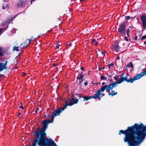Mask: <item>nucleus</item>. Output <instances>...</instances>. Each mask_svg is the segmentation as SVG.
I'll return each mask as SVG.
<instances>
[{"label": "nucleus", "instance_id": "3c124183", "mask_svg": "<svg viewBox=\"0 0 146 146\" xmlns=\"http://www.w3.org/2000/svg\"><path fill=\"white\" fill-rule=\"evenodd\" d=\"M52 66H53L54 67H55L56 66V64L55 63H53L52 64Z\"/></svg>", "mask_w": 146, "mask_h": 146}, {"label": "nucleus", "instance_id": "c756f323", "mask_svg": "<svg viewBox=\"0 0 146 146\" xmlns=\"http://www.w3.org/2000/svg\"><path fill=\"white\" fill-rule=\"evenodd\" d=\"M3 25H6V24H7L8 23V22L7 21V20H5V21H4L3 22Z\"/></svg>", "mask_w": 146, "mask_h": 146}, {"label": "nucleus", "instance_id": "9d476101", "mask_svg": "<svg viewBox=\"0 0 146 146\" xmlns=\"http://www.w3.org/2000/svg\"><path fill=\"white\" fill-rule=\"evenodd\" d=\"M99 92H98V93L96 94H94L93 96H82L83 98V101H87L89 99H96L98 97L99 94Z\"/></svg>", "mask_w": 146, "mask_h": 146}, {"label": "nucleus", "instance_id": "ddd939ff", "mask_svg": "<svg viewBox=\"0 0 146 146\" xmlns=\"http://www.w3.org/2000/svg\"><path fill=\"white\" fill-rule=\"evenodd\" d=\"M29 45V42L28 40H26L23 43L21 44L20 46V48L21 49H24L27 47Z\"/></svg>", "mask_w": 146, "mask_h": 146}, {"label": "nucleus", "instance_id": "4d7b16f0", "mask_svg": "<svg viewBox=\"0 0 146 146\" xmlns=\"http://www.w3.org/2000/svg\"><path fill=\"white\" fill-rule=\"evenodd\" d=\"M102 69V68H99V69H98V70L99 71H100Z\"/></svg>", "mask_w": 146, "mask_h": 146}, {"label": "nucleus", "instance_id": "4be33fe9", "mask_svg": "<svg viewBox=\"0 0 146 146\" xmlns=\"http://www.w3.org/2000/svg\"><path fill=\"white\" fill-rule=\"evenodd\" d=\"M75 95L76 98L78 97L79 99H80L82 97V96H81L80 94H75Z\"/></svg>", "mask_w": 146, "mask_h": 146}, {"label": "nucleus", "instance_id": "393cba45", "mask_svg": "<svg viewBox=\"0 0 146 146\" xmlns=\"http://www.w3.org/2000/svg\"><path fill=\"white\" fill-rule=\"evenodd\" d=\"M37 143L38 144V142H35V141H34L32 142V144L33 145L32 146H36V143Z\"/></svg>", "mask_w": 146, "mask_h": 146}, {"label": "nucleus", "instance_id": "4468645a", "mask_svg": "<svg viewBox=\"0 0 146 146\" xmlns=\"http://www.w3.org/2000/svg\"><path fill=\"white\" fill-rule=\"evenodd\" d=\"M119 48L117 41H115V44L113 45V49L115 51L118 52L119 50L118 49Z\"/></svg>", "mask_w": 146, "mask_h": 146}, {"label": "nucleus", "instance_id": "6ab92c4d", "mask_svg": "<svg viewBox=\"0 0 146 146\" xmlns=\"http://www.w3.org/2000/svg\"><path fill=\"white\" fill-rule=\"evenodd\" d=\"M4 53L3 50V48L2 47H0V56H3Z\"/></svg>", "mask_w": 146, "mask_h": 146}, {"label": "nucleus", "instance_id": "39448f33", "mask_svg": "<svg viewBox=\"0 0 146 146\" xmlns=\"http://www.w3.org/2000/svg\"><path fill=\"white\" fill-rule=\"evenodd\" d=\"M63 106V107L59 108L58 110L53 111V114L51 115V121H54V116L59 115L60 113L66 108V106L64 105Z\"/></svg>", "mask_w": 146, "mask_h": 146}, {"label": "nucleus", "instance_id": "13d9d810", "mask_svg": "<svg viewBox=\"0 0 146 146\" xmlns=\"http://www.w3.org/2000/svg\"><path fill=\"white\" fill-rule=\"evenodd\" d=\"M38 129H40V130H41V127H38Z\"/></svg>", "mask_w": 146, "mask_h": 146}, {"label": "nucleus", "instance_id": "c85d7f7f", "mask_svg": "<svg viewBox=\"0 0 146 146\" xmlns=\"http://www.w3.org/2000/svg\"><path fill=\"white\" fill-rule=\"evenodd\" d=\"M13 19V18H11L10 19H8L7 20H6L7 21L8 23H9L10 22L12 21Z\"/></svg>", "mask_w": 146, "mask_h": 146}, {"label": "nucleus", "instance_id": "f03ea898", "mask_svg": "<svg viewBox=\"0 0 146 146\" xmlns=\"http://www.w3.org/2000/svg\"><path fill=\"white\" fill-rule=\"evenodd\" d=\"M33 135L34 136L36 135L37 136L34 141L38 142V145L40 146H57L53 140L46 138V136L40 131V130H35L33 133Z\"/></svg>", "mask_w": 146, "mask_h": 146}, {"label": "nucleus", "instance_id": "f257e3e1", "mask_svg": "<svg viewBox=\"0 0 146 146\" xmlns=\"http://www.w3.org/2000/svg\"><path fill=\"white\" fill-rule=\"evenodd\" d=\"M121 133L125 135L124 141L127 142L129 146H138L145 139L146 125L135 123L125 130H120L119 134L121 135Z\"/></svg>", "mask_w": 146, "mask_h": 146}, {"label": "nucleus", "instance_id": "0eeeda50", "mask_svg": "<svg viewBox=\"0 0 146 146\" xmlns=\"http://www.w3.org/2000/svg\"><path fill=\"white\" fill-rule=\"evenodd\" d=\"M123 79L124 81H126L127 83H132L134 81L138 80L139 78L137 74L133 78H131L129 75H127L125 77H123Z\"/></svg>", "mask_w": 146, "mask_h": 146}, {"label": "nucleus", "instance_id": "de8ad7c7", "mask_svg": "<svg viewBox=\"0 0 146 146\" xmlns=\"http://www.w3.org/2000/svg\"><path fill=\"white\" fill-rule=\"evenodd\" d=\"M72 43H69V44H68V45L69 46H71L72 45Z\"/></svg>", "mask_w": 146, "mask_h": 146}, {"label": "nucleus", "instance_id": "6e6552de", "mask_svg": "<svg viewBox=\"0 0 146 146\" xmlns=\"http://www.w3.org/2000/svg\"><path fill=\"white\" fill-rule=\"evenodd\" d=\"M78 99L76 98L75 99V98H70L68 100L69 102L68 103L66 101H65V106H66V107H67V106H71L74 104H76L79 101Z\"/></svg>", "mask_w": 146, "mask_h": 146}, {"label": "nucleus", "instance_id": "20e7f679", "mask_svg": "<svg viewBox=\"0 0 146 146\" xmlns=\"http://www.w3.org/2000/svg\"><path fill=\"white\" fill-rule=\"evenodd\" d=\"M124 74V73L122 74L121 75V78L119 79L118 81L112 82L109 84L107 85L108 86V88H109L111 90L112 89H113V88H115L116 86H117V85H116L117 84H120L124 81V80L123 79V76Z\"/></svg>", "mask_w": 146, "mask_h": 146}, {"label": "nucleus", "instance_id": "c03bdc74", "mask_svg": "<svg viewBox=\"0 0 146 146\" xmlns=\"http://www.w3.org/2000/svg\"><path fill=\"white\" fill-rule=\"evenodd\" d=\"M39 110V108H36V110L35 111V113H36L37 112V111Z\"/></svg>", "mask_w": 146, "mask_h": 146}, {"label": "nucleus", "instance_id": "5fc2aeb1", "mask_svg": "<svg viewBox=\"0 0 146 146\" xmlns=\"http://www.w3.org/2000/svg\"><path fill=\"white\" fill-rule=\"evenodd\" d=\"M137 36H136L135 37V39L137 40Z\"/></svg>", "mask_w": 146, "mask_h": 146}, {"label": "nucleus", "instance_id": "bb28decb", "mask_svg": "<svg viewBox=\"0 0 146 146\" xmlns=\"http://www.w3.org/2000/svg\"><path fill=\"white\" fill-rule=\"evenodd\" d=\"M146 39V35H143L141 38V40H143L144 39Z\"/></svg>", "mask_w": 146, "mask_h": 146}, {"label": "nucleus", "instance_id": "f8f14e48", "mask_svg": "<svg viewBox=\"0 0 146 146\" xmlns=\"http://www.w3.org/2000/svg\"><path fill=\"white\" fill-rule=\"evenodd\" d=\"M8 63L7 61H6L3 64L0 62V72L3 71L4 70L7 69V68L6 66Z\"/></svg>", "mask_w": 146, "mask_h": 146}, {"label": "nucleus", "instance_id": "603ef678", "mask_svg": "<svg viewBox=\"0 0 146 146\" xmlns=\"http://www.w3.org/2000/svg\"><path fill=\"white\" fill-rule=\"evenodd\" d=\"M110 82H113V80L111 79H110Z\"/></svg>", "mask_w": 146, "mask_h": 146}, {"label": "nucleus", "instance_id": "a19ab883", "mask_svg": "<svg viewBox=\"0 0 146 146\" xmlns=\"http://www.w3.org/2000/svg\"><path fill=\"white\" fill-rule=\"evenodd\" d=\"M60 45L59 44H57V45L56 46V48L58 49V48Z\"/></svg>", "mask_w": 146, "mask_h": 146}, {"label": "nucleus", "instance_id": "7ed1b4c3", "mask_svg": "<svg viewBox=\"0 0 146 146\" xmlns=\"http://www.w3.org/2000/svg\"><path fill=\"white\" fill-rule=\"evenodd\" d=\"M126 23L124 21L119 25L118 29V34L122 36H123L126 33Z\"/></svg>", "mask_w": 146, "mask_h": 146}, {"label": "nucleus", "instance_id": "ea45409f", "mask_svg": "<svg viewBox=\"0 0 146 146\" xmlns=\"http://www.w3.org/2000/svg\"><path fill=\"white\" fill-rule=\"evenodd\" d=\"M22 76H24L25 75H26V73H25L23 72L22 73Z\"/></svg>", "mask_w": 146, "mask_h": 146}, {"label": "nucleus", "instance_id": "f704fd0d", "mask_svg": "<svg viewBox=\"0 0 146 146\" xmlns=\"http://www.w3.org/2000/svg\"><path fill=\"white\" fill-rule=\"evenodd\" d=\"M114 78L116 80H117V81H118L119 80L118 79V76H115L114 77Z\"/></svg>", "mask_w": 146, "mask_h": 146}, {"label": "nucleus", "instance_id": "a211bd4d", "mask_svg": "<svg viewBox=\"0 0 146 146\" xmlns=\"http://www.w3.org/2000/svg\"><path fill=\"white\" fill-rule=\"evenodd\" d=\"M84 77V75L82 74H79L76 78L78 80H81L83 79Z\"/></svg>", "mask_w": 146, "mask_h": 146}, {"label": "nucleus", "instance_id": "79ce46f5", "mask_svg": "<svg viewBox=\"0 0 146 146\" xmlns=\"http://www.w3.org/2000/svg\"><path fill=\"white\" fill-rule=\"evenodd\" d=\"M81 70H82V71H84V67H81Z\"/></svg>", "mask_w": 146, "mask_h": 146}, {"label": "nucleus", "instance_id": "dca6fc26", "mask_svg": "<svg viewBox=\"0 0 146 146\" xmlns=\"http://www.w3.org/2000/svg\"><path fill=\"white\" fill-rule=\"evenodd\" d=\"M113 89L111 90H110L111 91V93H108V95H111V96H113L115 95H116L117 94V92H115L114 91H113L112 90Z\"/></svg>", "mask_w": 146, "mask_h": 146}, {"label": "nucleus", "instance_id": "2eb2a0df", "mask_svg": "<svg viewBox=\"0 0 146 146\" xmlns=\"http://www.w3.org/2000/svg\"><path fill=\"white\" fill-rule=\"evenodd\" d=\"M25 0H20L18 2L17 6L18 7H21L25 3Z\"/></svg>", "mask_w": 146, "mask_h": 146}, {"label": "nucleus", "instance_id": "7c9ffc66", "mask_svg": "<svg viewBox=\"0 0 146 146\" xmlns=\"http://www.w3.org/2000/svg\"><path fill=\"white\" fill-rule=\"evenodd\" d=\"M81 80L80 81V82L78 83L79 85L80 86H81V83L83 80V79H81Z\"/></svg>", "mask_w": 146, "mask_h": 146}, {"label": "nucleus", "instance_id": "9b49d317", "mask_svg": "<svg viewBox=\"0 0 146 146\" xmlns=\"http://www.w3.org/2000/svg\"><path fill=\"white\" fill-rule=\"evenodd\" d=\"M141 19L142 22V25L143 28H146V15H143L140 17Z\"/></svg>", "mask_w": 146, "mask_h": 146}, {"label": "nucleus", "instance_id": "69168bd1", "mask_svg": "<svg viewBox=\"0 0 146 146\" xmlns=\"http://www.w3.org/2000/svg\"><path fill=\"white\" fill-rule=\"evenodd\" d=\"M98 82H97V83H96V85H98Z\"/></svg>", "mask_w": 146, "mask_h": 146}, {"label": "nucleus", "instance_id": "2f4dec72", "mask_svg": "<svg viewBox=\"0 0 146 146\" xmlns=\"http://www.w3.org/2000/svg\"><path fill=\"white\" fill-rule=\"evenodd\" d=\"M124 38H125V40L126 41H130V39H128V38H127V37L126 36H125L124 37Z\"/></svg>", "mask_w": 146, "mask_h": 146}, {"label": "nucleus", "instance_id": "338daca9", "mask_svg": "<svg viewBox=\"0 0 146 146\" xmlns=\"http://www.w3.org/2000/svg\"><path fill=\"white\" fill-rule=\"evenodd\" d=\"M31 37L32 38H33V36H32Z\"/></svg>", "mask_w": 146, "mask_h": 146}, {"label": "nucleus", "instance_id": "f3484780", "mask_svg": "<svg viewBox=\"0 0 146 146\" xmlns=\"http://www.w3.org/2000/svg\"><path fill=\"white\" fill-rule=\"evenodd\" d=\"M138 77L140 79L144 75H146V70L141 72L140 74H137Z\"/></svg>", "mask_w": 146, "mask_h": 146}, {"label": "nucleus", "instance_id": "052dcab7", "mask_svg": "<svg viewBox=\"0 0 146 146\" xmlns=\"http://www.w3.org/2000/svg\"><path fill=\"white\" fill-rule=\"evenodd\" d=\"M105 84V82H103L102 83V85H104V84Z\"/></svg>", "mask_w": 146, "mask_h": 146}, {"label": "nucleus", "instance_id": "72a5a7b5", "mask_svg": "<svg viewBox=\"0 0 146 146\" xmlns=\"http://www.w3.org/2000/svg\"><path fill=\"white\" fill-rule=\"evenodd\" d=\"M7 7V6H5L4 4H3L2 6V9H6Z\"/></svg>", "mask_w": 146, "mask_h": 146}, {"label": "nucleus", "instance_id": "37998d69", "mask_svg": "<svg viewBox=\"0 0 146 146\" xmlns=\"http://www.w3.org/2000/svg\"><path fill=\"white\" fill-rule=\"evenodd\" d=\"M84 84L85 86H86L88 84V82L87 81H86V82H85L84 83Z\"/></svg>", "mask_w": 146, "mask_h": 146}, {"label": "nucleus", "instance_id": "aec40b11", "mask_svg": "<svg viewBox=\"0 0 146 146\" xmlns=\"http://www.w3.org/2000/svg\"><path fill=\"white\" fill-rule=\"evenodd\" d=\"M127 67H131L132 68H133V66L131 62H130L129 63L127 66Z\"/></svg>", "mask_w": 146, "mask_h": 146}, {"label": "nucleus", "instance_id": "774afa93", "mask_svg": "<svg viewBox=\"0 0 146 146\" xmlns=\"http://www.w3.org/2000/svg\"><path fill=\"white\" fill-rule=\"evenodd\" d=\"M106 75H108V76H109H109H108V74H106Z\"/></svg>", "mask_w": 146, "mask_h": 146}, {"label": "nucleus", "instance_id": "b1692460", "mask_svg": "<svg viewBox=\"0 0 146 146\" xmlns=\"http://www.w3.org/2000/svg\"><path fill=\"white\" fill-rule=\"evenodd\" d=\"M100 79L101 80H106L107 79V78L105 76L102 75L100 76Z\"/></svg>", "mask_w": 146, "mask_h": 146}, {"label": "nucleus", "instance_id": "e2e57ef3", "mask_svg": "<svg viewBox=\"0 0 146 146\" xmlns=\"http://www.w3.org/2000/svg\"><path fill=\"white\" fill-rule=\"evenodd\" d=\"M144 44H146V41L144 42Z\"/></svg>", "mask_w": 146, "mask_h": 146}, {"label": "nucleus", "instance_id": "412c9836", "mask_svg": "<svg viewBox=\"0 0 146 146\" xmlns=\"http://www.w3.org/2000/svg\"><path fill=\"white\" fill-rule=\"evenodd\" d=\"M18 46H14L13 48V51H19V49H18Z\"/></svg>", "mask_w": 146, "mask_h": 146}, {"label": "nucleus", "instance_id": "a878e982", "mask_svg": "<svg viewBox=\"0 0 146 146\" xmlns=\"http://www.w3.org/2000/svg\"><path fill=\"white\" fill-rule=\"evenodd\" d=\"M20 106L19 107V108L23 109L24 108V107L23 106H22V103L21 102L20 103Z\"/></svg>", "mask_w": 146, "mask_h": 146}, {"label": "nucleus", "instance_id": "864d4df0", "mask_svg": "<svg viewBox=\"0 0 146 146\" xmlns=\"http://www.w3.org/2000/svg\"><path fill=\"white\" fill-rule=\"evenodd\" d=\"M21 113L20 112H19L18 113V116H19V115H21Z\"/></svg>", "mask_w": 146, "mask_h": 146}, {"label": "nucleus", "instance_id": "473e14b6", "mask_svg": "<svg viewBox=\"0 0 146 146\" xmlns=\"http://www.w3.org/2000/svg\"><path fill=\"white\" fill-rule=\"evenodd\" d=\"M101 53L102 55L104 56L105 55L106 51H102L101 52Z\"/></svg>", "mask_w": 146, "mask_h": 146}, {"label": "nucleus", "instance_id": "0e129e2a", "mask_svg": "<svg viewBox=\"0 0 146 146\" xmlns=\"http://www.w3.org/2000/svg\"><path fill=\"white\" fill-rule=\"evenodd\" d=\"M105 68V67H102V69H104Z\"/></svg>", "mask_w": 146, "mask_h": 146}, {"label": "nucleus", "instance_id": "680f3d73", "mask_svg": "<svg viewBox=\"0 0 146 146\" xmlns=\"http://www.w3.org/2000/svg\"><path fill=\"white\" fill-rule=\"evenodd\" d=\"M79 73H80V74H82L83 73L82 72H79Z\"/></svg>", "mask_w": 146, "mask_h": 146}, {"label": "nucleus", "instance_id": "423d86ee", "mask_svg": "<svg viewBox=\"0 0 146 146\" xmlns=\"http://www.w3.org/2000/svg\"><path fill=\"white\" fill-rule=\"evenodd\" d=\"M53 121H51V120L48 119L43 120V123H42L43 124V126H42V130H40V131H41L42 133H44L46 136V134L45 132V131L46 129L48 124L50 123H52Z\"/></svg>", "mask_w": 146, "mask_h": 146}, {"label": "nucleus", "instance_id": "cd10ccee", "mask_svg": "<svg viewBox=\"0 0 146 146\" xmlns=\"http://www.w3.org/2000/svg\"><path fill=\"white\" fill-rule=\"evenodd\" d=\"M125 18L126 20H127L129 19L130 17L129 16H126L125 17Z\"/></svg>", "mask_w": 146, "mask_h": 146}, {"label": "nucleus", "instance_id": "4c0bfd02", "mask_svg": "<svg viewBox=\"0 0 146 146\" xmlns=\"http://www.w3.org/2000/svg\"><path fill=\"white\" fill-rule=\"evenodd\" d=\"M28 40L29 42V44H30V42L32 40V38H30L29 40Z\"/></svg>", "mask_w": 146, "mask_h": 146}, {"label": "nucleus", "instance_id": "6e6d98bb", "mask_svg": "<svg viewBox=\"0 0 146 146\" xmlns=\"http://www.w3.org/2000/svg\"><path fill=\"white\" fill-rule=\"evenodd\" d=\"M98 43V42L97 41L96 42L95 44V45L96 46L97 45Z\"/></svg>", "mask_w": 146, "mask_h": 146}, {"label": "nucleus", "instance_id": "58836bf2", "mask_svg": "<svg viewBox=\"0 0 146 146\" xmlns=\"http://www.w3.org/2000/svg\"><path fill=\"white\" fill-rule=\"evenodd\" d=\"M73 97H75V98L76 97L75 94H73V95H72V96L70 98H73Z\"/></svg>", "mask_w": 146, "mask_h": 146}, {"label": "nucleus", "instance_id": "c9c22d12", "mask_svg": "<svg viewBox=\"0 0 146 146\" xmlns=\"http://www.w3.org/2000/svg\"><path fill=\"white\" fill-rule=\"evenodd\" d=\"M127 33H130V31L129 29H127L126 30Z\"/></svg>", "mask_w": 146, "mask_h": 146}, {"label": "nucleus", "instance_id": "bf43d9fd", "mask_svg": "<svg viewBox=\"0 0 146 146\" xmlns=\"http://www.w3.org/2000/svg\"><path fill=\"white\" fill-rule=\"evenodd\" d=\"M35 0H31V3L32 4V1H35Z\"/></svg>", "mask_w": 146, "mask_h": 146}, {"label": "nucleus", "instance_id": "49530a36", "mask_svg": "<svg viewBox=\"0 0 146 146\" xmlns=\"http://www.w3.org/2000/svg\"><path fill=\"white\" fill-rule=\"evenodd\" d=\"M2 30H3L2 29H0V35L1 34V31H2Z\"/></svg>", "mask_w": 146, "mask_h": 146}, {"label": "nucleus", "instance_id": "a18cd8bd", "mask_svg": "<svg viewBox=\"0 0 146 146\" xmlns=\"http://www.w3.org/2000/svg\"><path fill=\"white\" fill-rule=\"evenodd\" d=\"M120 57L118 56L117 57V60H120Z\"/></svg>", "mask_w": 146, "mask_h": 146}, {"label": "nucleus", "instance_id": "5701e85b", "mask_svg": "<svg viewBox=\"0 0 146 146\" xmlns=\"http://www.w3.org/2000/svg\"><path fill=\"white\" fill-rule=\"evenodd\" d=\"M114 65V64L113 63H112L109 64H108V65H107V66L108 67L109 69H110V68L111 67H113Z\"/></svg>", "mask_w": 146, "mask_h": 146}, {"label": "nucleus", "instance_id": "8fccbe9b", "mask_svg": "<svg viewBox=\"0 0 146 146\" xmlns=\"http://www.w3.org/2000/svg\"><path fill=\"white\" fill-rule=\"evenodd\" d=\"M47 116L48 117H51V116H50V114L48 115H47Z\"/></svg>", "mask_w": 146, "mask_h": 146}, {"label": "nucleus", "instance_id": "09e8293b", "mask_svg": "<svg viewBox=\"0 0 146 146\" xmlns=\"http://www.w3.org/2000/svg\"><path fill=\"white\" fill-rule=\"evenodd\" d=\"M127 35L128 37H130V35L129 33H127Z\"/></svg>", "mask_w": 146, "mask_h": 146}, {"label": "nucleus", "instance_id": "e433bc0d", "mask_svg": "<svg viewBox=\"0 0 146 146\" xmlns=\"http://www.w3.org/2000/svg\"><path fill=\"white\" fill-rule=\"evenodd\" d=\"M97 41L96 40V39L95 38H94L92 40V43H93L94 42H96Z\"/></svg>", "mask_w": 146, "mask_h": 146}, {"label": "nucleus", "instance_id": "1a4fd4ad", "mask_svg": "<svg viewBox=\"0 0 146 146\" xmlns=\"http://www.w3.org/2000/svg\"><path fill=\"white\" fill-rule=\"evenodd\" d=\"M111 90L109 88H108V86L106 85L105 86H103L102 87H101L100 89H99V90H98L97 92L95 94H96L98 93V92H99V96L97 98H99V100H100L101 99L100 96L102 94V93L104 92L105 90H106V91H107L108 90Z\"/></svg>", "mask_w": 146, "mask_h": 146}]
</instances>
